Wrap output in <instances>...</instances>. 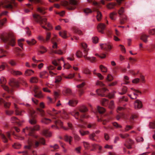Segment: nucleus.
<instances>
[{"mask_svg": "<svg viewBox=\"0 0 155 155\" xmlns=\"http://www.w3.org/2000/svg\"><path fill=\"white\" fill-rule=\"evenodd\" d=\"M26 42L30 45H34L36 43V41L33 39H32L31 41L27 40Z\"/></svg>", "mask_w": 155, "mask_h": 155, "instance_id": "38", "label": "nucleus"}, {"mask_svg": "<svg viewBox=\"0 0 155 155\" xmlns=\"http://www.w3.org/2000/svg\"><path fill=\"white\" fill-rule=\"evenodd\" d=\"M16 6V4L15 2V0H11L10 1H7L6 3L3 5V7L6 8L12 9Z\"/></svg>", "mask_w": 155, "mask_h": 155, "instance_id": "10", "label": "nucleus"}, {"mask_svg": "<svg viewBox=\"0 0 155 155\" xmlns=\"http://www.w3.org/2000/svg\"><path fill=\"white\" fill-rule=\"evenodd\" d=\"M26 105L29 107L28 110L29 117V123L34 126L33 128L26 127L23 130V133L26 134L28 135L29 136L28 138V145L25 146V148L26 149L31 150L33 148H37L41 144L45 145V141L44 138L38 136L34 133L35 131L38 130L39 129L40 126L36 124L37 121L36 119V115L35 114V111L30 107V105L29 104H27Z\"/></svg>", "mask_w": 155, "mask_h": 155, "instance_id": "1", "label": "nucleus"}, {"mask_svg": "<svg viewBox=\"0 0 155 155\" xmlns=\"http://www.w3.org/2000/svg\"><path fill=\"white\" fill-rule=\"evenodd\" d=\"M0 38L7 45L5 46L6 49L9 48V45L14 46L15 44V40L13 34L11 33H5L0 35Z\"/></svg>", "mask_w": 155, "mask_h": 155, "instance_id": "3", "label": "nucleus"}, {"mask_svg": "<svg viewBox=\"0 0 155 155\" xmlns=\"http://www.w3.org/2000/svg\"><path fill=\"white\" fill-rule=\"evenodd\" d=\"M53 52L55 54H63V52L60 50H59L57 51H54Z\"/></svg>", "mask_w": 155, "mask_h": 155, "instance_id": "63", "label": "nucleus"}, {"mask_svg": "<svg viewBox=\"0 0 155 155\" xmlns=\"http://www.w3.org/2000/svg\"><path fill=\"white\" fill-rule=\"evenodd\" d=\"M51 41L53 44V48L54 49L56 48L57 47V43L54 41V38L51 39Z\"/></svg>", "mask_w": 155, "mask_h": 155, "instance_id": "57", "label": "nucleus"}, {"mask_svg": "<svg viewBox=\"0 0 155 155\" xmlns=\"http://www.w3.org/2000/svg\"><path fill=\"white\" fill-rule=\"evenodd\" d=\"M100 69L101 71L104 72H106L107 71V69L106 67L102 65H101L99 66Z\"/></svg>", "mask_w": 155, "mask_h": 155, "instance_id": "42", "label": "nucleus"}, {"mask_svg": "<svg viewBox=\"0 0 155 155\" xmlns=\"http://www.w3.org/2000/svg\"><path fill=\"white\" fill-rule=\"evenodd\" d=\"M59 34L60 36L63 38H67V31L64 30H63L59 32Z\"/></svg>", "mask_w": 155, "mask_h": 155, "instance_id": "34", "label": "nucleus"}, {"mask_svg": "<svg viewBox=\"0 0 155 155\" xmlns=\"http://www.w3.org/2000/svg\"><path fill=\"white\" fill-rule=\"evenodd\" d=\"M107 80L108 81H111L113 79V76L110 74H108L106 78Z\"/></svg>", "mask_w": 155, "mask_h": 155, "instance_id": "55", "label": "nucleus"}, {"mask_svg": "<svg viewBox=\"0 0 155 155\" xmlns=\"http://www.w3.org/2000/svg\"><path fill=\"white\" fill-rule=\"evenodd\" d=\"M105 111V109L104 108L99 106H98L97 109V113L96 114L97 117V120L98 121H102V124L104 125L106 124V123L108 121L106 120H102V119L103 117L104 116L105 114H104Z\"/></svg>", "mask_w": 155, "mask_h": 155, "instance_id": "6", "label": "nucleus"}, {"mask_svg": "<svg viewBox=\"0 0 155 155\" xmlns=\"http://www.w3.org/2000/svg\"><path fill=\"white\" fill-rule=\"evenodd\" d=\"M107 90L105 87L101 89H97L96 90V91L97 94L101 97H104L105 94L104 93L106 92Z\"/></svg>", "mask_w": 155, "mask_h": 155, "instance_id": "16", "label": "nucleus"}, {"mask_svg": "<svg viewBox=\"0 0 155 155\" xmlns=\"http://www.w3.org/2000/svg\"><path fill=\"white\" fill-rule=\"evenodd\" d=\"M9 85L12 88L17 87L19 86V83L17 81L15 80L11 81Z\"/></svg>", "mask_w": 155, "mask_h": 155, "instance_id": "24", "label": "nucleus"}, {"mask_svg": "<svg viewBox=\"0 0 155 155\" xmlns=\"http://www.w3.org/2000/svg\"><path fill=\"white\" fill-rule=\"evenodd\" d=\"M40 77L41 78H47L48 77V74L47 72L45 71L41 72L40 73Z\"/></svg>", "mask_w": 155, "mask_h": 155, "instance_id": "31", "label": "nucleus"}, {"mask_svg": "<svg viewBox=\"0 0 155 155\" xmlns=\"http://www.w3.org/2000/svg\"><path fill=\"white\" fill-rule=\"evenodd\" d=\"M76 55L78 57H81L83 55V54L82 52L80 51H77L76 53Z\"/></svg>", "mask_w": 155, "mask_h": 155, "instance_id": "62", "label": "nucleus"}, {"mask_svg": "<svg viewBox=\"0 0 155 155\" xmlns=\"http://www.w3.org/2000/svg\"><path fill=\"white\" fill-rule=\"evenodd\" d=\"M4 104V106L6 108H9L11 105V103L9 102H6L2 98H0V105L2 104Z\"/></svg>", "mask_w": 155, "mask_h": 155, "instance_id": "20", "label": "nucleus"}, {"mask_svg": "<svg viewBox=\"0 0 155 155\" xmlns=\"http://www.w3.org/2000/svg\"><path fill=\"white\" fill-rule=\"evenodd\" d=\"M127 88L126 87L124 86L122 89V92H120L119 94L121 95H123L125 94L127 91Z\"/></svg>", "mask_w": 155, "mask_h": 155, "instance_id": "51", "label": "nucleus"}, {"mask_svg": "<svg viewBox=\"0 0 155 155\" xmlns=\"http://www.w3.org/2000/svg\"><path fill=\"white\" fill-rule=\"evenodd\" d=\"M149 37V35H147L144 34H143L141 35L140 37V39L142 40L144 42L147 43V38Z\"/></svg>", "mask_w": 155, "mask_h": 155, "instance_id": "28", "label": "nucleus"}, {"mask_svg": "<svg viewBox=\"0 0 155 155\" xmlns=\"http://www.w3.org/2000/svg\"><path fill=\"white\" fill-rule=\"evenodd\" d=\"M84 147L85 149H87L88 147H89V144L87 142L84 141L83 142Z\"/></svg>", "mask_w": 155, "mask_h": 155, "instance_id": "64", "label": "nucleus"}, {"mask_svg": "<svg viewBox=\"0 0 155 155\" xmlns=\"http://www.w3.org/2000/svg\"><path fill=\"white\" fill-rule=\"evenodd\" d=\"M134 106L135 109H138L142 107V104L140 101L138 100H137L135 101Z\"/></svg>", "mask_w": 155, "mask_h": 155, "instance_id": "17", "label": "nucleus"}, {"mask_svg": "<svg viewBox=\"0 0 155 155\" xmlns=\"http://www.w3.org/2000/svg\"><path fill=\"white\" fill-rule=\"evenodd\" d=\"M38 87H35L34 89V92L35 93V97L38 98H41L42 97L41 93V92H38Z\"/></svg>", "mask_w": 155, "mask_h": 155, "instance_id": "18", "label": "nucleus"}, {"mask_svg": "<svg viewBox=\"0 0 155 155\" xmlns=\"http://www.w3.org/2000/svg\"><path fill=\"white\" fill-rule=\"evenodd\" d=\"M82 47L83 48V51L84 54V57L87 59L89 60L91 62H94L95 61L96 58L94 57H87L89 49L87 48V45L85 43H82L81 44Z\"/></svg>", "mask_w": 155, "mask_h": 155, "instance_id": "7", "label": "nucleus"}, {"mask_svg": "<svg viewBox=\"0 0 155 155\" xmlns=\"http://www.w3.org/2000/svg\"><path fill=\"white\" fill-rule=\"evenodd\" d=\"M125 108L122 107H118L117 110V112L121 114L120 115H118L117 116V120H119V119L121 117H123L124 116V114L123 112L125 110Z\"/></svg>", "mask_w": 155, "mask_h": 155, "instance_id": "13", "label": "nucleus"}, {"mask_svg": "<svg viewBox=\"0 0 155 155\" xmlns=\"http://www.w3.org/2000/svg\"><path fill=\"white\" fill-rule=\"evenodd\" d=\"M74 31L75 33L78 34L80 35H81L82 34V31L78 29L75 28L74 29Z\"/></svg>", "mask_w": 155, "mask_h": 155, "instance_id": "61", "label": "nucleus"}, {"mask_svg": "<svg viewBox=\"0 0 155 155\" xmlns=\"http://www.w3.org/2000/svg\"><path fill=\"white\" fill-rule=\"evenodd\" d=\"M70 114L71 115L74 117L76 119L79 120L82 123H83V120L82 119V118H87L89 117L88 115L85 114H83L80 116L79 112L75 110L71 112Z\"/></svg>", "mask_w": 155, "mask_h": 155, "instance_id": "8", "label": "nucleus"}, {"mask_svg": "<svg viewBox=\"0 0 155 155\" xmlns=\"http://www.w3.org/2000/svg\"><path fill=\"white\" fill-rule=\"evenodd\" d=\"M24 40L23 39H21L18 40V45L21 48H22L23 47V43Z\"/></svg>", "mask_w": 155, "mask_h": 155, "instance_id": "50", "label": "nucleus"}, {"mask_svg": "<svg viewBox=\"0 0 155 155\" xmlns=\"http://www.w3.org/2000/svg\"><path fill=\"white\" fill-rule=\"evenodd\" d=\"M47 68L48 70L49 71V73L51 75H55L56 74L55 73L51 71V70H54L55 69V67L52 65H50L48 66Z\"/></svg>", "mask_w": 155, "mask_h": 155, "instance_id": "33", "label": "nucleus"}, {"mask_svg": "<svg viewBox=\"0 0 155 155\" xmlns=\"http://www.w3.org/2000/svg\"><path fill=\"white\" fill-rule=\"evenodd\" d=\"M61 77L60 76H57L55 78V82L56 83H59L61 80Z\"/></svg>", "mask_w": 155, "mask_h": 155, "instance_id": "56", "label": "nucleus"}, {"mask_svg": "<svg viewBox=\"0 0 155 155\" xmlns=\"http://www.w3.org/2000/svg\"><path fill=\"white\" fill-rule=\"evenodd\" d=\"M7 66L8 64L6 63H2V64L0 66V71L3 70L5 69V67Z\"/></svg>", "mask_w": 155, "mask_h": 155, "instance_id": "44", "label": "nucleus"}, {"mask_svg": "<svg viewBox=\"0 0 155 155\" xmlns=\"http://www.w3.org/2000/svg\"><path fill=\"white\" fill-rule=\"evenodd\" d=\"M33 16L35 21L40 24L44 29L48 30L51 28L50 24L47 22L46 18H42L39 15L37 14H34Z\"/></svg>", "mask_w": 155, "mask_h": 155, "instance_id": "4", "label": "nucleus"}, {"mask_svg": "<svg viewBox=\"0 0 155 155\" xmlns=\"http://www.w3.org/2000/svg\"><path fill=\"white\" fill-rule=\"evenodd\" d=\"M120 24L122 25L124 24L127 20V18L126 16L125 15H123L120 16Z\"/></svg>", "mask_w": 155, "mask_h": 155, "instance_id": "22", "label": "nucleus"}, {"mask_svg": "<svg viewBox=\"0 0 155 155\" xmlns=\"http://www.w3.org/2000/svg\"><path fill=\"white\" fill-rule=\"evenodd\" d=\"M37 110L38 114L42 117L41 119V122L45 124H48L52 121L53 122L55 125H52L51 127L55 129L59 128L58 125L60 126L61 127H62V122L58 119L59 115L61 116L63 118L65 119H67L69 118L68 115L64 110L57 112L54 109H53L52 113H48L51 116L52 120L46 118L47 114L42 109L38 108Z\"/></svg>", "mask_w": 155, "mask_h": 155, "instance_id": "2", "label": "nucleus"}, {"mask_svg": "<svg viewBox=\"0 0 155 155\" xmlns=\"http://www.w3.org/2000/svg\"><path fill=\"white\" fill-rule=\"evenodd\" d=\"M64 92L67 94H71V90L69 89H66L64 90Z\"/></svg>", "mask_w": 155, "mask_h": 155, "instance_id": "58", "label": "nucleus"}, {"mask_svg": "<svg viewBox=\"0 0 155 155\" xmlns=\"http://www.w3.org/2000/svg\"><path fill=\"white\" fill-rule=\"evenodd\" d=\"M79 110L81 112L84 113L88 111V109L85 106H83L79 109Z\"/></svg>", "mask_w": 155, "mask_h": 155, "instance_id": "35", "label": "nucleus"}, {"mask_svg": "<svg viewBox=\"0 0 155 155\" xmlns=\"http://www.w3.org/2000/svg\"><path fill=\"white\" fill-rule=\"evenodd\" d=\"M131 89L133 90L134 91V97H131V95L130 94H129L128 96H129L131 99H136L137 98V97L136 96L137 95V94L138 93H139L140 94H141V92L139 91V90H137L136 89H135L134 88H131Z\"/></svg>", "mask_w": 155, "mask_h": 155, "instance_id": "23", "label": "nucleus"}, {"mask_svg": "<svg viewBox=\"0 0 155 155\" xmlns=\"http://www.w3.org/2000/svg\"><path fill=\"white\" fill-rule=\"evenodd\" d=\"M11 121L12 123L18 125H21V124L18 119L15 117H12L11 119Z\"/></svg>", "mask_w": 155, "mask_h": 155, "instance_id": "19", "label": "nucleus"}, {"mask_svg": "<svg viewBox=\"0 0 155 155\" xmlns=\"http://www.w3.org/2000/svg\"><path fill=\"white\" fill-rule=\"evenodd\" d=\"M34 73V71L31 70L27 69L25 72V74L26 76L31 75Z\"/></svg>", "mask_w": 155, "mask_h": 155, "instance_id": "32", "label": "nucleus"}, {"mask_svg": "<svg viewBox=\"0 0 155 155\" xmlns=\"http://www.w3.org/2000/svg\"><path fill=\"white\" fill-rule=\"evenodd\" d=\"M50 147L51 148L53 149L51 150V151H54L56 149H58L59 148L58 145L56 144H55L54 145H50Z\"/></svg>", "mask_w": 155, "mask_h": 155, "instance_id": "48", "label": "nucleus"}, {"mask_svg": "<svg viewBox=\"0 0 155 155\" xmlns=\"http://www.w3.org/2000/svg\"><path fill=\"white\" fill-rule=\"evenodd\" d=\"M108 103V100L105 98H103L101 101V104L103 106L107 105Z\"/></svg>", "mask_w": 155, "mask_h": 155, "instance_id": "45", "label": "nucleus"}, {"mask_svg": "<svg viewBox=\"0 0 155 155\" xmlns=\"http://www.w3.org/2000/svg\"><path fill=\"white\" fill-rule=\"evenodd\" d=\"M38 81V79L37 77H32L30 79V82L31 83H36Z\"/></svg>", "mask_w": 155, "mask_h": 155, "instance_id": "41", "label": "nucleus"}, {"mask_svg": "<svg viewBox=\"0 0 155 155\" xmlns=\"http://www.w3.org/2000/svg\"><path fill=\"white\" fill-rule=\"evenodd\" d=\"M51 36V33L49 32H47L46 34L45 38L42 36H39L38 37V39L43 43H46L50 39Z\"/></svg>", "mask_w": 155, "mask_h": 155, "instance_id": "11", "label": "nucleus"}, {"mask_svg": "<svg viewBox=\"0 0 155 155\" xmlns=\"http://www.w3.org/2000/svg\"><path fill=\"white\" fill-rule=\"evenodd\" d=\"M117 15V13L114 12H112L110 14V18L112 20H114V16L116 15Z\"/></svg>", "mask_w": 155, "mask_h": 155, "instance_id": "52", "label": "nucleus"}, {"mask_svg": "<svg viewBox=\"0 0 155 155\" xmlns=\"http://www.w3.org/2000/svg\"><path fill=\"white\" fill-rule=\"evenodd\" d=\"M61 5L69 10L75 9L78 6V2L75 0H64L61 2Z\"/></svg>", "mask_w": 155, "mask_h": 155, "instance_id": "5", "label": "nucleus"}, {"mask_svg": "<svg viewBox=\"0 0 155 155\" xmlns=\"http://www.w3.org/2000/svg\"><path fill=\"white\" fill-rule=\"evenodd\" d=\"M124 8L123 7H121L118 11V13L120 15V16L123 15H124Z\"/></svg>", "mask_w": 155, "mask_h": 155, "instance_id": "39", "label": "nucleus"}, {"mask_svg": "<svg viewBox=\"0 0 155 155\" xmlns=\"http://www.w3.org/2000/svg\"><path fill=\"white\" fill-rule=\"evenodd\" d=\"M62 75L63 77H64L66 78L70 79L74 77L75 74L74 73L73 74H70L68 75V76H64V74H63Z\"/></svg>", "mask_w": 155, "mask_h": 155, "instance_id": "47", "label": "nucleus"}, {"mask_svg": "<svg viewBox=\"0 0 155 155\" xmlns=\"http://www.w3.org/2000/svg\"><path fill=\"white\" fill-rule=\"evenodd\" d=\"M85 84V82H83L81 84L77 86V87L78 88L77 91L80 96H81L84 93V90L85 89L84 86Z\"/></svg>", "mask_w": 155, "mask_h": 155, "instance_id": "12", "label": "nucleus"}, {"mask_svg": "<svg viewBox=\"0 0 155 155\" xmlns=\"http://www.w3.org/2000/svg\"><path fill=\"white\" fill-rule=\"evenodd\" d=\"M100 45L102 49L107 51H110L112 48L111 45L109 44H101Z\"/></svg>", "mask_w": 155, "mask_h": 155, "instance_id": "14", "label": "nucleus"}, {"mask_svg": "<svg viewBox=\"0 0 155 155\" xmlns=\"http://www.w3.org/2000/svg\"><path fill=\"white\" fill-rule=\"evenodd\" d=\"M95 136V134L94 133H93L89 135V137L90 139L95 141V140L94 138V137Z\"/></svg>", "mask_w": 155, "mask_h": 155, "instance_id": "59", "label": "nucleus"}, {"mask_svg": "<svg viewBox=\"0 0 155 155\" xmlns=\"http://www.w3.org/2000/svg\"><path fill=\"white\" fill-rule=\"evenodd\" d=\"M6 80L3 77H2L0 79V84H1V86L6 91H7L9 93H12L13 91L12 89L9 88L7 86L5 85L6 83Z\"/></svg>", "mask_w": 155, "mask_h": 155, "instance_id": "9", "label": "nucleus"}, {"mask_svg": "<svg viewBox=\"0 0 155 155\" xmlns=\"http://www.w3.org/2000/svg\"><path fill=\"white\" fill-rule=\"evenodd\" d=\"M116 4L114 3H110L108 4L107 5V7L109 9H113L116 5Z\"/></svg>", "mask_w": 155, "mask_h": 155, "instance_id": "40", "label": "nucleus"}, {"mask_svg": "<svg viewBox=\"0 0 155 155\" xmlns=\"http://www.w3.org/2000/svg\"><path fill=\"white\" fill-rule=\"evenodd\" d=\"M0 52L1 55L0 56V58L6 57L8 52L2 48H0Z\"/></svg>", "mask_w": 155, "mask_h": 155, "instance_id": "26", "label": "nucleus"}, {"mask_svg": "<svg viewBox=\"0 0 155 155\" xmlns=\"http://www.w3.org/2000/svg\"><path fill=\"white\" fill-rule=\"evenodd\" d=\"M150 128L152 129H155V121L153 122H150L149 124Z\"/></svg>", "mask_w": 155, "mask_h": 155, "instance_id": "49", "label": "nucleus"}, {"mask_svg": "<svg viewBox=\"0 0 155 155\" xmlns=\"http://www.w3.org/2000/svg\"><path fill=\"white\" fill-rule=\"evenodd\" d=\"M5 114L8 115H12L14 112L13 110H6L5 111Z\"/></svg>", "mask_w": 155, "mask_h": 155, "instance_id": "46", "label": "nucleus"}, {"mask_svg": "<svg viewBox=\"0 0 155 155\" xmlns=\"http://www.w3.org/2000/svg\"><path fill=\"white\" fill-rule=\"evenodd\" d=\"M21 144L18 143H15L13 145V147L17 149H20L21 147Z\"/></svg>", "mask_w": 155, "mask_h": 155, "instance_id": "43", "label": "nucleus"}, {"mask_svg": "<svg viewBox=\"0 0 155 155\" xmlns=\"http://www.w3.org/2000/svg\"><path fill=\"white\" fill-rule=\"evenodd\" d=\"M11 73L12 74L15 75H20L22 74V73L20 71L13 70L11 71Z\"/></svg>", "mask_w": 155, "mask_h": 155, "instance_id": "37", "label": "nucleus"}, {"mask_svg": "<svg viewBox=\"0 0 155 155\" xmlns=\"http://www.w3.org/2000/svg\"><path fill=\"white\" fill-rule=\"evenodd\" d=\"M6 21V18H4L2 20H0V28H2L3 26Z\"/></svg>", "mask_w": 155, "mask_h": 155, "instance_id": "54", "label": "nucleus"}, {"mask_svg": "<svg viewBox=\"0 0 155 155\" xmlns=\"http://www.w3.org/2000/svg\"><path fill=\"white\" fill-rule=\"evenodd\" d=\"M96 126L95 123H90L87 125V127L88 128H94Z\"/></svg>", "mask_w": 155, "mask_h": 155, "instance_id": "53", "label": "nucleus"}, {"mask_svg": "<svg viewBox=\"0 0 155 155\" xmlns=\"http://www.w3.org/2000/svg\"><path fill=\"white\" fill-rule=\"evenodd\" d=\"M84 12L86 14H87L89 13H91L92 11L91 9L87 8L84 10Z\"/></svg>", "mask_w": 155, "mask_h": 155, "instance_id": "60", "label": "nucleus"}, {"mask_svg": "<svg viewBox=\"0 0 155 155\" xmlns=\"http://www.w3.org/2000/svg\"><path fill=\"white\" fill-rule=\"evenodd\" d=\"M78 103V101L74 99L70 100L68 102L69 105L71 106H75Z\"/></svg>", "mask_w": 155, "mask_h": 155, "instance_id": "25", "label": "nucleus"}, {"mask_svg": "<svg viewBox=\"0 0 155 155\" xmlns=\"http://www.w3.org/2000/svg\"><path fill=\"white\" fill-rule=\"evenodd\" d=\"M45 8L42 7H38L37 8V11L42 14H44L46 13Z\"/></svg>", "mask_w": 155, "mask_h": 155, "instance_id": "36", "label": "nucleus"}, {"mask_svg": "<svg viewBox=\"0 0 155 155\" xmlns=\"http://www.w3.org/2000/svg\"><path fill=\"white\" fill-rule=\"evenodd\" d=\"M64 140L66 142H68L70 145L71 144V142L73 140V137L68 135H65L64 137Z\"/></svg>", "mask_w": 155, "mask_h": 155, "instance_id": "21", "label": "nucleus"}, {"mask_svg": "<svg viewBox=\"0 0 155 155\" xmlns=\"http://www.w3.org/2000/svg\"><path fill=\"white\" fill-rule=\"evenodd\" d=\"M105 25L104 24L99 23L98 25L97 26V28L99 32L101 33H104V31L105 29Z\"/></svg>", "mask_w": 155, "mask_h": 155, "instance_id": "15", "label": "nucleus"}, {"mask_svg": "<svg viewBox=\"0 0 155 155\" xmlns=\"http://www.w3.org/2000/svg\"><path fill=\"white\" fill-rule=\"evenodd\" d=\"M94 11H96L97 13L96 18L97 20L98 21H100L102 17V15L101 13L98 11L97 9H96Z\"/></svg>", "mask_w": 155, "mask_h": 155, "instance_id": "30", "label": "nucleus"}, {"mask_svg": "<svg viewBox=\"0 0 155 155\" xmlns=\"http://www.w3.org/2000/svg\"><path fill=\"white\" fill-rule=\"evenodd\" d=\"M42 133L43 135L47 137H49L51 136V133L47 129L44 130Z\"/></svg>", "mask_w": 155, "mask_h": 155, "instance_id": "29", "label": "nucleus"}, {"mask_svg": "<svg viewBox=\"0 0 155 155\" xmlns=\"http://www.w3.org/2000/svg\"><path fill=\"white\" fill-rule=\"evenodd\" d=\"M14 107L15 108V111L16 114L17 115H21V113L22 112H24V111L18 108L17 107L16 104H14Z\"/></svg>", "mask_w": 155, "mask_h": 155, "instance_id": "27", "label": "nucleus"}]
</instances>
